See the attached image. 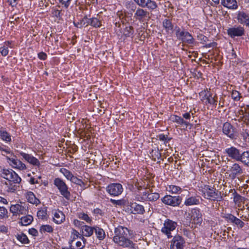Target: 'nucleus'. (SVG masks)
<instances>
[{
    "instance_id": "0e129e2a",
    "label": "nucleus",
    "mask_w": 249,
    "mask_h": 249,
    "mask_svg": "<svg viewBox=\"0 0 249 249\" xmlns=\"http://www.w3.org/2000/svg\"><path fill=\"white\" fill-rule=\"evenodd\" d=\"M216 44H217L216 42H213L209 44H205L204 47L205 48L214 47L216 46Z\"/></svg>"
},
{
    "instance_id": "bb28decb",
    "label": "nucleus",
    "mask_w": 249,
    "mask_h": 249,
    "mask_svg": "<svg viewBox=\"0 0 249 249\" xmlns=\"http://www.w3.org/2000/svg\"><path fill=\"white\" fill-rule=\"evenodd\" d=\"M26 198L28 201L33 204H38L40 202L39 200L36 198L34 193L32 192H29L26 196Z\"/></svg>"
},
{
    "instance_id": "774afa93",
    "label": "nucleus",
    "mask_w": 249,
    "mask_h": 249,
    "mask_svg": "<svg viewBox=\"0 0 249 249\" xmlns=\"http://www.w3.org/2000/svg\"><path fill=\"white\" fill-rule=\"evenodd\" d=\"M93 213L95 214H99L100 215H102V211L101 209L99 208H96L94 209Z\"/></svg>"
},
{
    "instance_id": "c85d7f7f",
    "label": "nucleus",
    "mask_w": 249,
    "mask_h": 249,
    "mask_svg": "<svg viewBox=\"0 0 249 249\" xmlns=\"http://www.w3.org/2000/svg\"><path fill=\"white\" fill-rule=\"evenodd\" d=\"M33 221V217L30 215L23 216L20 218V221L19 222L23 226H27L30 224Z\"/></svg>"
},
{
    "instance_id": "72a5a7b5",
    "label": "nucleus",
    "mask_w": 249,
    "mask_h": 249,
    "mask_svg": "<svg viewBox=\"0 0 249 249\" xmlns=\"http://www.w3.org/2000/svg\"><path fill=\"white\" fill-rule=\"evenodd\" d=\"M89 21H88L89 25H90L94 27H99L101 25L100 21L98 20L97 18H89Z\"/></svg>"
},
{
    "instance_id": "6e6552de",
    "label": "nucleus",
    "mask_w": 249,
    "mask_h": 249,
    "mask_svg": "<svg viewBox=\"0 0 249 249\" xmlns=\"http://www.w3.org/2000/svg\"><path fill=\"white\" fill-rule=\"evenodd\" d=\"M176 36L178 38L181 40L183 42L189 44H192L194 43V39L192 35L187 31H180L178 29L176 31Z\"/></svg>"
},
{
    "instance_id": "6e6d98bb",
    "label": "nucleus",
    "mask_w": 249,
    "mask_h": 249,
    "mask_svg": "<svg viewBox=\"0 0 249 249\" xmlns=\"http://www.w3.org/2000/svg\"><path fill=\"white\" fill-rule=\"evenodd\" d=\"M159 140L160 141H164L165 142H167L171 140L170 138H168L167 135H164L163 134H160L159 136Z\"/></svg>"
},
{
    "instance_id": "2f4dec72",
    "label": "nucleus",
    "mask_w": 249,
    "mask_h": 249,
    "mask_svg": "<svg viewBox=\"0 0 249 249\" xmlns=\"http://www.w3.org/2000/svg\"><path fill=\"white\" fill-rule=\"evenodd\" d=\"M79 233L76 231L75 230H72V232L71 233V238L69 242V244L70 245L69 249H76L72 245V244L74 240L75 239H77L79 236Z\"/></svg>"
},
{
    "instance_id": "f3484780",
    "label": "nucleus",
    "mask_w": 249,
    "mask_h": 249,
    "mask_svg": "<svg viewBox=\"0 0 249 249\" xmlns=\"http://www.w3.org/2000/svg\"><path fill=\"white\" fill-rule=\"evenodd\" d=\"M131 213L133 214H143L145 210L143 206L136 202L131 203L130 205Z\"/></svg>"
},
{
    "instance_id": "c756f323",
    "label": "nucleus",
    "mask_w": 249,
    "mask_h": 249,
    "mask_svg": "<svg viewBox=\"0 0 249 249\" xmlns=\"http://www.w3.org/2000/svg\"><path fill=\"white\" fill-rule=\"evenodd\" d=\"M94 231H95L97 238L98 239H99L100 240H103L106 236V234H105V232L102 229H101L98 227H94Z\"/></svg>"
},
{
    "instance_id": "6ab92c4d",
    "label": "nucleus",
    "mask_w": 249,
    "mask_h": 249,
    "mask_svg": "<svg viewBox=\"0 0 249 249\" xmlns=\"http://www.w3.org/2000/svg\"><path fill=\"white\" fill-rule=\"evenodd\" d=\"M10 211L14 214H26V208L18 204L16 205H12L10 207Z\"/></svg>"
},
{
    "instance_id": "680f3d73",
    "label": "nucleus",
    "mask_w": 249,
    "mask_h": 249,
    "mask_svg": "<svg viewBox=\"0 0 249 249\" xmlns=\"http://www.w3.org/2000/svg\"><path fill=\"white\" fill-rule=\"evenodd\" d=\"M38 57L40 59L45 60L47 58V54L43 52H40L38 54Z\"/></svg>"
},
{
    "instance_id": "a878e982",
    "label": "nucleus",
    "mask_w": 249,
    "mask_h": 249,
    "mask_svg": "<svg viewBox=\"0 0 249 249\" xmlns=\"http://www.w3.org/2000/svg\"><path fill=\"white\" fill-rule=\"evenodd\" d=\"M239 161L249 166V151L241 152Z\"/></svg>"
},
{
    "instance_id": "7c9ffc66",
    "label": "nucleus",
    "mask_w": 249,
    "mask_h": 249,
    "mask_svg": "<svg viewBox=\"0 0 249 249\" xmlns=\"http://www.w3.org/2000/svg\"><path fill=\"white\" fill-rule=\"evenodd\" d=\"M88 21H89V18H88L87 16H86L79 22H74L73 24L76 27L82 28L83 26H87L89 25Z\"/></svg>"
},
{
    "instance_id": "9b49d317",
    "label": "nucleus",
    "mask_w": 249,
    "mask_h": 249,
    "mask_svg": "<svg viewBox=\"0 0 249 249\" xmlns=\"http://www.w3.org/2000/svg\"><path fill=\"white\" fill-rule=\"evenodd\" d=\"M228 35L231 38L235 36H241L245 35V29L241 26H234L227 30Z\"/></svg>"
},
{
    "instance_id": "4be33fe9",
    "label": "nucleus",
    "mask_w": 249,
    "mask_h": 249,
    "mask_svg": "<svg viewBox=\"0 0 249 249\" xmlns=\"http://www.w3.org/2000/svg\"><path fill=\"white\" fill-rule=\"evenodd\" d=\"M236 19L239 23L243 24L249 19V14L244 10L239 11L237 13Z\"/></svg>"
},
{
    "instance_id": "69168bd1",
    "label": "nucleus",
    "mask_w": 249,
    "mask_h": 249,
    "mask_svg": "<svg viewBox=\"0 0 249 249\" xmlns=\"http://www.w3.org/2000/svg\"><path fill=\"white\" fill-rule=\"evenodd\" d=\"M6 1L9 4V5L13 7L16 5L17 4L16 0H6Z\"/></svg>"
},
{
    "instance_id": "412c9836",
    "label": "nucleus",
    "mask_w": 249,
    "mask_h": 249,
    "mask_svg": "<svg viewBox=\"0 0 249 249\" xmlns=\"http://www.w3.org/2000/svg\"><path fill=\"white\" fill-rule=\"evenodd\" d=\"M20 154L29 163L36 166L40 165L39 160L32 155L24 152H21Z\"/></svg>"
},
{
    "instance_id": "f03ea898",
    "label": "nucleus",
    "mask_w": 249,
    "mask_h": 249,
    "mask_svg": "<svg viewBox=\"0 0 249 249\" xmlns=\"http://www.w3.org/2000/svg\"><path fill=\"white\" fill-rule=\"evenodd\" d=\"M202 193L204 198L211 201H221L223 200L221 192L209 185L205 186Z\"/></svg>"
},
{
    "instance_id": "09e8293b",
    "label": "nucleus",
    "mask_w": 249,
    "mask_h": 249,
    "mask_svg": "<svg viewBox=\"0 0 249 249\" xmlns=\"http://www.w3.org/2000/svg\"><path fill=\"white\" fill-rule=\"evenodd\" d=\"M0 136L1 139L5 141L9 142L11 141L10 136L6 132H2L1 133Z\"/></svg>"
},
{
    "instance_id": "de8ad7c7",
    "label": "nucleus",
    "mask_w": 249,
    "mask_h": 249,
    "mask_svg": "<svg viewBox=\"0 0 249 249\" xmlns=\"http://www.w3.org/2000/svg\"><path fill=\"white\" fill-rule=\"evenodd\" d=\"M169 188L172 193L174 194L178 193L179 191L181 190L180 187L175 185H170Z\"/></svg>"
},
{
    "instance_id": "603ef678",
    "label": "nucleus",
    "mask_w": 249,
    "mask_h": 249,
    "mask_svg": "<svg viewBox=\"0 0 249 249\" xmlns=\"http://www.w3.org/2000/svg\"><path fill=\"white\" fill-rule=\"evenodd\" d=\"M198 39L200 41V43L202 44H204L208 41V38L203 35L198 36Z\"/></svg>"
},
{
    "instance_id": "13d9d810",
    "label": "nucleus",
    "mask_w": 249,
    "mask_h": 249,
    "mask_svg": "<svg viewBox=\"0 0 249 249\" xmlns=\"http://www.w3.org/2000/svg\"><path fill=\"white\" fill-rule=\"evenodd\" d=\"M7 159L9 161H11L12 165L14 167L16 168V166H17V164H18L17 161H18L19 160H17V159H14V158H8V157H7Z\"/></svg>"
},
{
    "instance_id": "052dcab7",
    "label": "nucleus",
    "mask_w": 249,
    "mask_h": 249,
    "mask_svg": "<svg viewBox=\"0 0 249 249\" xmlns=\"http://www.w3.org/2000/svg\"><path fill=\"white\" fill-rule=\"evenodd\" d=\"M71 0H59L60 3L64 5L65 8H68L70 4Z\"/></svg>"
},
{
    "instance_id": "7ed1b4c3",
    "label": "nucleus",
    "mask_w": 249,
    "mask_h": 249,
    "mask_svg": "<svg viewBox=\"0 0 249 249\" xmlns=\"http://www.w3.org/2000/svg\"><path fill=\"white\" fill-rule=\"evenodd\" d=\"M0 172L1 177L10 182H13L14 183H19L21 181V178L12 169H3Z\"/></svg>"
},
{
    "instance_id": "f8f14e48",
    "label": "nucleus",
    "mask_w": 249,
    "mask_h": 249,
    "mask_svg": "<svg viewBox=\"0 0 249 249\" xmlns=\"http://www.w3.org/2000/svg\"><path fill=\"white\" fill-rule=\"evenodd\" d=\"M139 6L143 8L146 7L149 10H153L157 7V3L152 0H133Z\"/></svg>"
},
{
    "instance_id": "58836bf2",
    "label": "nucleus",
    "mask_w": 249,
    "mask_h": 249,
    "mask_svg": "<svg viewBox=\"0 0 249 249\" xmlns=\"http://www.w3.org/2000/svg\"><path fill=\"white\" fill-rule=\"evenodd\" d=\"M171 120L173 122H175L176 123H178V124H190L189 122H187L186 121H184L183 118H182L181 117H179L178 116H174L171 117Z\"/></svg>"
},
{
    "instance_id": "9d476101",
    "label": "nucleus",
    "mask_w": 249,
    "mask_h": 249,
    "mask_svg": "<svg viewBox=\"0 0 249 249\" xmlns=\"http://www.w3.org/2000/svg\"><path fill=\"white\" fill-rule=\"evenodd\" d=\"M106 190L110 195L118 196L122 193L123 188L120 183H112L107 187Z\"/></svg>"
},
{
    "instance_id": "79ce46f5",
    "label": "nucleus",
    "mask_w": 249,
    "mask_h": 249,
    "mask_svg": "<svg viewBox=\"0 0 249 249\" xmlns=\"http://www.w3.org/2000/svg\"><path fill=\"white\" fill-rule=\"evenodd\" d=\"M78 217L82 220L86 221L88 223H90L92 221L91 219L86 213H78Z\"/></svg>"
},
{
    "instance_id": "5701e85b",
    "label": "nucleus",
    "mask_w": 249,
    "mask_h": 249,
    "mask_svg": "<svg viewBox=\"0 0 249 249\" xmlns=\"http://www.w3.org/2000/svg\"><path fill=\"white\" fill-rule=\"evenodd\" d=\"M53 218V221L57 224H59L64 222L65 220V215L61 211H55Z\"/></svg>"
},
{
    "instance_id": "39448f33",
    "label": "nucleus",
    "mask_w": 249,
    "mask_h": 249,
    "mask_svg": "<svg viewBox=\"0 0 249 249\" xmlns=\"http://www.w3.org/2000/svg\"><path fill=\"white\" fill-rule=\"evenodd\" d=\"M177 226V223L176 222L167 219L164 221L161 231L167 236L168 238H170L172 237L171 232L175 230Z\"/></svg>"
},
{
    "instance_id": "3c124183",
    "label": "nucleus",
    "mask_w": 249,
    "mask_h": 249,
    "mask_svg": "<svg viewBox=\"0 0 249 249\" xmlns=\"http://www.w3.org/2000/svg\"><path fill=\"white\" fill-rule=\"evenodd\" d=\"M7 210L3 207H0V219H2L6 215L7 213Z\"/></svg>"
},
{
    "instance_id": "c9c22d12",
    "label": "nucleus",
    "mask_w": 249,
    "mask_h": 249,
    "mask_svg": "<svg viewBox=\"0 0 249 249\" xmlns=\"http://www.w3.org/2000/svg\"><path fill=\"white\" fill-rule=\"evenodd\" d=\"M16 237L17 239L22 244H27L29 242V240L28 237L23 233L18 234Z\"/></svg>"
},
{
    "instance_id": "a211bd4d",
    "label": "nucleus",
    "mask_w": 249,
    "mask_h": 249,
    "mask_svg": "<svg viewBox=\"0 0 249 249\" xmlns=\"http://www.w3.org/2000/svg\"><path fill=\"white\" fill-rule=\"evenodd\" d=\"M225 218L228 221L234 224L239 228H242L245 225V223H244V222H243L239 218L235 217L232 214H228L225 216Z\"/></svg>"
},
{
    "instance_id": "864d4df0",
    "label": "nucleus",
    "mask_w": 249,
    "mask_h": 249,
    "mask_svg": "<svg viewBox=\"0 0 249 249\" xmlns=\"http://www.w3.org/2000/svg\"><path fill=\"white\" fill-rule=\"evenodd\" d=\"M149 190H145L144 192H143L141 194V199L143 200V201H147V196L149 194Z\"/></svg>"
},
{
    "instance_id": "f704fd0d",
    "label": "nucleus",
    "mask_w": 249,
    "mask_h": 249,
    "mask_svg": "<svg viewBox=\"0 0 249 249\" xmlns=\"http://www.w3.org/2000/svg\"><path fill=\"white\" fill-rule=\"evenodd\" d=\"M162 24L164 28L166 29L167 32L173 30V25L170 20L165 19L163 20Z\"/></svg>"
},
{
    "instance_id": "8fccbe9b",
    "label": "nucleus",
    "mask_w": 249,
    "mask_h": 249,
    "mask_svg": "<svg viewBox=\"0 0 249 249\" xmlns=\"http://www.w3.org/2000/svg\"><path fill=\"white\" fill-rule=\"evenodd\" d=\"M9 52L8 47L5 46L0 47V53L2 56H6Z\"/></svg>"
},
{
    "instance_id": "cd10ccee",
    "label": "nucleus",
    "mask_w": 249,
    "mask_h": 249,
    "mask_svg": "<svg viewBox=\"0 0 249 249\" xmlns=\"http://www.w3.org/2000/svg\"><path fill=\"white\" fill-rule=\"evenodd\" d=\"M82 227V232L84 236L89 237L93 234L94 230V227L92 228L87 225H84Z\"/></svg>"
},
{
    "instance_id": "e433bc0d",
    "label": "nucleus",
    "mask_w": 249,
    "mask_h": 249,
    "mask_svg": "<svg viewBox=\"0 0 249 249\" xmlns=\"http://www.w3.org/2000/svg\"><path fill=\"white\" fill-rule=\"evenodd\" d=\"M60 172L64 175V176L69 180L70 181L74 176L71 172H70L69 170L65 169V168H62L60 169Z\"/></svg>"
},
{
    "instance_id": "4468645a",
    "label": "nucleus",
    "mask_w": 249,
    "mask_h": 249,
    "mask_svg": "<svg viewBox=\"0 0 249 249\" xmlns=\"http://www.w3.org/2000/svg\"><path fill=\"white\" fill-rule=\"evenodd\" d=\"M241 152L234 146H231L225 149V153L227 154V156L236 161H239Z\"/></svg>"
},
{
    "instance_id": "ddd939ff",
    "label": "nucleus",
    "mask_w": 249,
    "mask_h": 249,
    "mask_svg": "<svg viewBox=\"0 0 249 249\" xmlns=\"http://www.w3.org/2000/svg\"><path fill=\"white\" fill-rule=\"evenodd\" d=\"M230 173L229 176L232 179H234L237 176L243 173V170L241 167L236 163L232 165L228 170L226 173Z\"/></svg>"
},
{
    "instance_id": "37998d69",
    "label": "nucleus",
    "mask_w": 249,
    "mask_h": 249,
    "mask_svg": "<svg viewBox=\"0 0 249 249\" xmlns=\"http://www.w3.org/2000/svg\"><path fill=\"white\" fill-rule=\"evenodd\" d=\"M134 34V28L132 26L126 27L124 34L125 36H130Z\"/></svg>"
},
{
    "instance_id": "4d7b16f0",
    "label": "nucleus",
    "mask_w": 249,
    "mask_h": 249,
    "mask_svg": "<svg viewBox=\"0 0 249 249\" xmlns=\"http://www.w3.org/2000/svg\"><path fill=\"white\" fill-rule=\"evenodd\" d=\"M18 162L17 166H16V168H17L18 169H19L20 170H24L26 169V166L25 165L22 163L21 161L19 160Z\"/></svg>"
},
{
    "instance_id": "393cba45",
    "label": "nucleus",
    "mask_w": 249,
    "mask_h": 249,
    "mask_svg": "<svg viewBox=\"0 0 249 249\" xmlns=\"http://www.w3.org/2000/svg\"><path fill=\"white\" fill-rule=\"evenodd\" d=\"M199 204V199L198 196H190L187 198L185 202L184 205L186 206H191L194 205H198Z\"/></svg>"
},
{
    "instance_id": "aec40b11",
    "label": "nucleus",
    "mask_w": 249,
    "mask_h": 249,
    "mask_svg": "<svg viewBox=\"0 0 249 249\" xmlns=\"http://www.w3.org/2000/svg\"><path fill=\"white\" fill-rule=\"evenodd\" d=\"M221 4L231 10H236L238 8V4L236 0H221Z\"/></svg>"
},
{
    "instance_id": "c03bdc74",
    "label": "nucleus",
    "mask_w": 249,
    "mask_h": 249,
    "mask_svg": "<svg viewBox=\"0 0 249 249\" xmlns=\"http://www.w3.org/2000/svg\"><path fill=\"white\" fill-rule=\"evenodd\" d=\"M206 96H207V101L209 104L215 106L217 105V101L215 99V96L213 97L212 94H209V95L206 94Z\"/></svg>"
},
{
    "instance_id": "f257e3e1",
    "label": "nucleus",
    "mask_w": 249,
    "mask_h": 249,
    "mask_svg": "<svg viewBox=\"0 0 249 249\" xmlns=\"http://www.w3.org/2000/svg\"><path fill=\"white\" fill-rule=\"evenodd\" d=\"M130 231L126 227L119 226L114 230L113 240L115 243L124 248H134L133 242L130 240Z\"/></svg>"
},
{
    "instance_id": "473e14b6",
    "label": "nucleus",
    "mask_w": 249,
    "mask_h": 249,
    "mask_svg": "<svg viewBox=\"0 0 249 249\" xmlns=\"http://www.w3.org/2000/svg\"><path fill=\"white\" fill-rule=\"evenodd\" d=\"M147 198V201H155L160 198V194L158 193H153L152 191L149 190Z\"/></svg>"
},
{
    "instance_id": "a18cd8bd",
    "label": "nucleus",
    "mask_w": 249,
    "mask_h": 249,
    "mask_svg": "<svg viewBox=\"0 0 249 249\" xmlns=\"http://www.w3.org/2000/svg\"><path fill=\"white\" fill-rule=\"evenodd\" d=\"M151 154L152 159L155 161L157 160L160 159L161 157V153L159 151L158 149L157 150H153Z\"/></svg>"
},
{
    "instance_id": "338daca9",
    "label": "nucleus",
    "mask_w": 249,
    "mask_h": 249,
    "mask_svg": "<svg viewBox=\"0 0 249 249\" xmlns=\"http://www.w3.org/2000/svg\"><path fill=\"white\" fill-rule=\"evenodd\" d=\"M202 73L200 71H195V77H196L197 78H201L202 76Z\"/></svg>"
},
{
    "instance_id": "4c0bfd02",
    "label": "nucleus",
    "mask_w": 249,
    "mask_h": 249,
    "mask_svg": "<svg viewBox=\"0 0 249 249\" xmlns=\"http://www.w3.org/2000/svg\"><path fill=\"white\" fill-rule=\"evenodd\" d=\"M40 232H52L53 231V228L52 227L49 225H42L39 229Z\"/></svg>"
},
{
    "instance_id": "e2e57ef3",
    "label": "nucleus",
    "mask_w": 249,
    "mask_h": 249,
    "mask_svg": "<svg viewBox=\"0 0 249 249\" xmlns=\"http://www.w3.org/2000/svg\"><path fill=\"white\" fill-rule=\"evenodd\" d=\"M110 202L112 204H113L114 205H120L121 204V200H115V199H111Z\"/></svg>"
},
{
    "instance_id": "a19ab883",
    "label": "nucleus",
    "mask_w": 249,
    "mask_h": 249,
    "mask_svg": "<svg viewBox=\"0 0 249 249\" xmlns=\"http://www.w3.org/2000/svg\"><path fill=\"white\" fill-rule=\"evenodd\" d=\"M47 214L46 208H44V209L39 210L37 213V216L38 218H40L41 219H45L46 217Z\"/></svg>"
},
{
    "instance_id": "ea45409f",
    "label": "nucleus",
    "mask_w": 249,
    "mask_h": 249,
    "mask_svg": "<svg viewBox=\"0 0 249 249\" xmlns=\"http://www.w3.org/2000/svg\"><path fill=\"white\" fill-rule=\"evenodd\" d=\"M71 181L73 183H75L77 185H78L82 187V188H85V184L84 182H83V181L77 178L75 176H73L72 179H71Z\"/></svg>"
},
{
    "instance_id": "dca6fc26",
    "label": "nucleus",
    "mask_w": 249,
    "mask_h": 249,
    "mask_svg": "<svg viewBox=\"0 0 249 249\" xmlns=\"http://www.w3.org/2000/svg\"><path fill=\"white\" fill-rule=\"evenodd\" d=\"M191 220L195 224L199 225L201 224L203 221L202 215L199 209H194L192 210Z\"/></svg>"
},
{
    "instance_id": "423d86ee",
    "label": "nucleus",
    "mask_w": 249,
    "mask_h": 249,
    "mask_svg": "<svg viewBox=\"0 0 249 249\" xmlns=\"http://www.w3.org/2000/svg\"><path fill=\"white\" fill-rule=\"evenodd\" d=\"M161 201L165 205L176 207L178 206L181 203V198L178 196L166 195L161 198Z\"/></svg>"
},
{
    "instance_id": "2eb2a0df",
    "label": "nucleus",
    "mask_w": 249,
    "mask_h": 249,
    "mask_svg": "<svg viewBox=\"0 0 249 249\" xmlns=\"http://www.w3.org/2000/svg\"><path fill=\"white\" fill-rule=\"evenodd\" d=\"M223 132L231 139H236L238 136L236 128L233 125H223Z\"/></svg>"
},
{
    "instance_id": "0eeeda50",
    "label": "nucleus",
    "mask_w": 249,
    "mask_h": 249,
    "mask_svg": "<svg viewBox=\"0 0 249 249\" xmlns=\"http://www.w3.org/2000/svg\"><path fill=\"white\" fill-rule=\"evenodd\" d=\"M134 18L140 22H144L150 18V13L146 10L139 7L134 13Z\"/></svg>"
},
{
    "instance_id": "20e7f679",
    "label": "nucleus",
    "mask_w": 249,
    "mask_h": 249,
    "mask_svg": "<svg viewBox=\"0 0 249 249\" xmlns=\"http://www.w3.org/2000/svg\"><path fill=\"white\" fill-rule=\"evenodd\" d=\"M54 184L59 190L60 194L66 199L70 200L71 193L68 191V187L65 182L60 178H56L54 180Z\"/></svg>"
},
{
    "instance_id": "5fc2aeb1",
    "label": "nucleus",
    "mask_w": 249,
    "mask_h": 249,
    "mask_svg": "<svg viewBox=\"0 0 249 249\" xmlns=\"http://www.w3.org/2000/svg\"><path fill=\"white\" fill-rule=\"evenodd\" d=\"M12 182L9 181V184L8 186V191L11 192H14L17 190V186L15 185H13Z\"/></svg>"
},
{
    "instance_id": "b1692460",
    "label": "nucleus",
    "mask_w": 249,
    "mask_h": 249,
    "mask_svg": "<svg viewBox=\"0 0 249 249\" xmlns=\"http://www.w3.org/2000/svg\"><path fill=\"white\" fill-rule=\"evenodd\" d=\"M233 196V201L237 206L240 207L242 203H244L246 200V198L238 194L235 190H234L232 193Z\"/></svg>"
},
{
    "instance_id": "1a4fd4ad",
    "label": "nucleus",
    "mask_w": 249,
    "mask_h": 249,
    "mask_svg": "<svg viewBox=\"0 0 249 249\" xmlns=\"http://www.w3.org/2000/svg\"><path fill=\"white\" fill-rule=\"evenodd\" d=\"M185 240L182 236L176 235L172 239L170 249H183Z\"/></svg>"
},
{
    "instance_id": "bf43d9fd",
    "label": "nucleus",
    "mask_w": 249,
    "mask_h": 249,
    "mask_svg": "<svg viewBox=\"0 0 249 249\" xmlns=\"http://www.w3.org/2000/svg\"><path fill=\"white\" fill-rule=\"evenodd\" d=\"M28 231L29 234L32 235L34 236H36L38 235V231L35 228L30 229Z\"/></svg>"
},
{
    "instance_id": "49530a36",
    "label": "nucleus",
    "mask_w": 249,
    "mask_h": 249,
    "mask_svg": "<svg viewBox=\"0 0 249 249\" xmlns=\"http://www.w3.org/2000/svg\"><path fill=\"white\" fill-rule=\"evenodd\" d=\"M231 98L235 101H238L240 100L241 96L240 93L237 90H233L231 94Z\"/></svg>"
}]
</instances>
